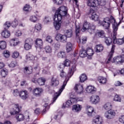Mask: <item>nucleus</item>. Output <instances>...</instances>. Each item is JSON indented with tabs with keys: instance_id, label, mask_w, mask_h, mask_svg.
<instances>
[{
	"instance_id": "nucleus-1",
	"label": "nucleus",
	"mask_w": 124,
	"mask_h": 124,
	"mask_svg": "<svg viewBox=\"0 0 124 124\" xmlns=\"http://www.w3.org/2000/svg\"><path fill=\"white\" fill-rule=\"evenodd\" d=\"M67 8L65 6L60 7L56 12L54 16L53 25L56 31H59L62 27V17L66 16Z\"/></svg>"
},
{
	"instance_id": "nucleus-2",
	"label": "nucleus",
	"mask_w": 124,
	"mask_h": 124,
	"mask_svg": "<svg viewBox=\"0 0 124 124\" xmlns=\"http://www.w3.org/2000/svg\"><path fill=\"white\" fill-rule=\"evenodd\" d=\"M76 71V64H74L72 67H71L69 73L68 74V78H66L65 80L63 82V85H62L61 88L59 90V92L56 93L54 94V97L53 98V102L52 104L54 103V102H55L56 100H57V98L61 95V93H62V91L64 90V88H65V86H66V84H67V82H68V80H69V78L71 77L73 75V74L74 73V71Z\"/></svg>"
},
{
	"instance_id": "nucleus-3",
	"label": "nucleus",
	"mask_w": 124,
	"mask_h": 124,
	"mask_svg": "<svg viewBox=\"0 0 124 124\" xmlns=\"http://www.w3.org/2000/svg\"><path fill=\"white\" fill-rule=\"evenodd\" d=\"M110 19L114 23V24H112L113 42L114 43H117V44H119V45H122V44L124 43L123 39H116V36H117V31H118V24L116 23V20L115 18H114V17L111 16Z\"/></svg>"
},
{
	"instance_id": "nucleus-4",
	"label": "nucleus",
	"mask_w": 124,
	"mask_h": 124,
	"mask_svg": "<svg viewBox=\"0 0 124 124\" xmlns=\"http://www.w3.org/2000/svg\"><path fill=\"white\" fill-rule=\"evenodd\" d=\"M116 116V111L113 109H109L104 113V117L107 120H112Z\"/></svg>"
},
{
	"instance_id": "nucleus-5",
	"label": "nucleus",
	"mask_w": 124,
	"mask_h": 124,
	"mask_svg": "<svg viewBox=\"0 0 124 124\" xmlns=\"http://www.w3.org/2000/svg\"><path fill=\"white\" fill-rule=\"evenodd\" d=\"M111 62L115 63V64H123L124 62V55L114 57Z\"/></svg>"
},
{
	"instance_id": "nucleus-6",
	"label": "nucleus",
	"mask_w": 124,
	"mask_h": 124,
	"mask_svg": "<svg viewBox=\"0 0 124 124\" xmlns=\"http://www.w3.org/2000/svg\"><path fill=\"white\" fill-rule=\"evenodd\" d=\"M102 27L106 30H108L110 28V18L109 17H106L101 23Z\"/></svg>"
},
{
	"instance_id": "nucleus-7",
	"label": "nucleus",
	"mask_w": 124,
	"mask_h": 124,
	"mask_svg": "<svg viewBox=\"0 0 124 124\" xmlns=\"http://www.w3.org/2000/svg\"><path fill=\"white\" fill-rule=\"evenodd\" d=\"M55 39L57 41H61V42H65L67 40V36L65 35H62V34H57Z\"/></svg>"
},
{
	"instance_id": "nucleus-8",
	"label": "nucleus",
	"mask_w": 124,
	"mask_h": 124,
	"mask_svg": "<svg viewBox=\"0 0 124 124\" xmlns=\"http://www.w3.org/2000/svg\"><path fill=\"white\" fill-rule=\"evenodd\" d=\"M115 48H116V45H113L111 47V51L108 54V59L106 61L107 63H110L111 59H112V57H113V55H114V53L115 52Z\"/></svg>"
},
{
	"instance_id": "nucleus-9",
	"label": "nucleus",
	"mask_w": 124,
	"mask_h": 124,
	"mask_svg": "<svg viewBox=\"0 0 124 124\" xmlns=\"http://www.w3.org/2000/svg\"><path fill=\"white\" fill-rule=\"evenodd\" d=\"M100 101L99 96L93 95L90 97V101L93 104H97Z\"/></svg>"
},
{
	"instance_id": "nucleus-10",
	"label": "nucleus",
	"mask_w": 124,
	"mask_h": 124,
	"mask_svg": "<svg viewBox=\"0 0 124 124\" xmlns=\"http://www.w3.org/2000/svg\"><path fill=\"white\" fill-rule=\"evenodd\" d=\"M13 110H11L10 112L11 115H15L18 114L19 112H21V109L19 107V104H15Z\"/></svg>"
},
{
	"instance_id": "nucleus-11",
	"label": "nucleus",
	"mask_w": 124,
	"mask_h": 124,
	"mask_svg": "<svg viewBox=\"0 0 124 124\" xmlns=\"http://www.w3.org/2000/svg\"><path fill=\"white\" fill-rule=\"evenodd\" d=\"M32 93L34 95L36 96H40L41 95V93H43V89L41 88H36L33 89Z\"/></svg>"
},
{
	"instance_id": "nucleus-12",
	"label": "nucleus",
	"mask_w": 124,
	"mask_h": 124,
	"mask_svg": "<svg viewBox=\"0 0 124 124\" xmlns=\"http://www.w3.org/2000/svg\"><path fill=\"white\" fill-rule=\"evenodd\" d=\"M19 96L21 99L26 100V99L29 97V93L26 90L21 91L19 94Z\"/></svg>"
},
{
	"instance_id": "nucleus-13",
	"label": "nucleus",
	"mask_w": 124,
	"mask_h": 124,
	"mask_svg": "<svg viewBox=\"0 0 124 124\" xmlns=\"http://www.w3.org/2000/svg\"><path fill=\"white\" fill-rule=\"evenodd\" d=\"M36 44L35 47H37V49H42L43 48V42L41 39H37L35 41Z\"/></svg>"
},
{
	"instance_id": "nucleus-14",
	"label": "nucleus",
	"mask_w": 124,
	"mask_h": 124,
	"mask_svg": "<svg viewBox=\"0 0 124 124\" xmlns=\"http://www.w3.org/2000/svg\"><path fill=\"white\" fill-rule=\"evenodd\" d=\"M102 123V117L97 115L93 120V124H101Z\"/></svg>"
},
{
	"instance_id": "nucleus-15",
	"label": "nucleus",
	"mask_w": 124,
	"mask_h": 124,
	"mask_svg": "<svg viewBox=\"0 0 124 124\" xmlns=\"http://www.w3.org/2000/svg\"><path fill=\"white\" fill-rule=\"evenodd\" d=\"M90 14L91 15V19L94 20V21H98V15H96V13L94 12V10L91 9L90 11Z\"/></svg>"
},
{
	"instance_id": "nucleus-16",
	"label": "nucleus",
	"mask_w": 124,
	"mask_h": 124,
	"mask_svg": "<svg viewBox=\"0 0 124 124\" xmlns=\"http://www.w3.org/2000/svg\"><path fill=\"white\" fill-rule=\"evenodd\" d=\"M72 110L73 112L78 113L82 110V106L79 104L74 105L72 107Z\"/></svg>"
},
{
	"instance_id": "nucleus-17",
	"label": "nucleus",
	"mask_w": 124,
	"mask_h": 124,
	"mask_svg": "<svg viewBox=\"0 0 124 124\" xmlns=\"http://www.w3.org/2000/svg\"><path fill=\"white\" fill-rule=\"evenodd\" d=\"M75 90L77 93L81 94L83 93V86L80 84H76L75 86Z\"/></svg>"
},
{
	"instance_id": "nucleus-18",
	"label": "nucleus",
	"mask_w": 124,
	"mask_h": 124,
	"mask_svg": "<svg viewBox=\"0 0 124 124\" xmlns=\"http://www.w3.org/2000/svg\"><path fill=\"white\" fill-rule=\"evenodd\" d=\"M86 91L89 93L93 94L96 92V88L94 86H89L87 87Z\"/></svg>"
},
{
	"instance_id": "nucleus-19",
	"label": "nucleus",
	"mask_w": 124,
	"mask_h": 124,
	"mask_svg": "<svg viewBox=\"0 0 124 124\" xmlns=\"http://www.w3.org/2000/svg\"><path fill=\"white\" fill-rule=\"evenodd\" d=\"M86 110L87 111V115L88 116H89V117L92 116V115H93V112H94L93 108L92 107H91L90 106H88L87 107Z\"/></svg>"
},
{
	"instance_id": "nucleus-20",
	"label": "nucleus",
	"mask_w": 124,
	"mask_h": 124,
	"mask_svg": "<svg viewBox=\"0 0 124 124\" xmlns=\"http://www.w3.org/2000/svg\"><path fill=\"white\" fill-rule=\"evenodd\" d=\"M94 49L96 53H100L103 51L104 47L102 45H98L95 46Z\"/></svg>"
},
{
	"instance_id": "nucleus-21",
	"label": "nucleus",
	"mask_w": 124,
	"mask_h": 124,
	"mask_svg": "<svg viewBox=\"0 0 124 124\" xmlns=\"http://www.w3.org/2000/svg\"><path fill=\"white\" fill-rule=\"evenodd\" d=\"M91 27V24L88 22H85L82 29H81L82 31H86L87 30H89Z\"/></svg>"
},
{
	"instance_id": "nucleus-22",
	"label": "nucleus",
	"mask_w": 124,
	"mask_h": 124,
	"mask_svg": "<svg viewBox=\"0 0 124 124\" xmlns=\"http://www.w3.org/2000/svg\"><path fill=\"white\" fill-rule=\"evenodd\" d=\"M70 65V61L68 59H66L64 62V64H61L60 65V68H62V69H63L64 68L65 66H69Z\"/></svg>"
},
{
	"instance_id": "nucleus-23",
	"label": "nucleus",
	"mask_w": 124,
	"mask_h": 124,
	"mask_svg": "<svg viewBox=\"0 0 124 124\" xmlns=\"http://www.w3.org/2000/svg\"><path fill=\"white\" fill-rule=\"evenodd\" d=\"M45 82H46V79L44 78H40L37 80V83L39 86H44Z\"/></svg>"
},
{
	"instance_id": "nucleus-24",
	"label": "nucleus",
	"mask_w": 124,
	"mask_h": 124,
	"mask_svg": "<svg viewBox=\"0 0 124 124\" xmlns=\"http://www.w3.org/2000/svg\"><path fill=\"white\" fill-rule=\"evenodd\" d=\"M96 3V0H88L87 5L90 7H95V4Z\"/></svg>"
},
{
	"instance_id": "nucleus-25",
	"label": "nucleus",
	"mask_w": 124,
	"mask_h": 124,
	"mask_svg": "<svg viewBox=\"0 0 124 124\" xmlns=\"http://www.w3.org/2000/svg\"><path fill=\"white\" fill-rule=\"evenodd\" d=\"M73 46H72V44L70 42H68L66 45V50L67 53H69L72 51V48Z\"/></svg>"
},
{
	"instance_id": "nucleus-26",
	"label": "nucleus",
	"mask_w": 124,
	"mask_h": 124,
	"mask_svg": "<svg viewBox=\"0 0 124 124\" xmlns=\"http://www.w3.org/2000/svg\"><path fill=\"white\" fill-rule=\"evenodd\" d=\"M73 100H74V99H71L70 100L67 101L65 104V106H64V104L63 105V107H64H64L68 108L71 106V105H72L74 103V102H73Z\"/></svg>"
},
{
	"instance_id": "nucleus-27",
	"label": "nucleus",
	"mask_w": 124,
	"mask_h": 124,
	"mask_svg": "<svg viewBox=\"0 0 124 124\" xmlns=\"http://www.w3.org/2000/svg\"><path fill=\"white\" fill-rule=\"evenodd\" d=\"M10 43L11 44V46H16L18 45L20 42L18 40V39H13L10 40Z\"/></svg>"
},
{
	"instance_id": "nucleus-28",
	"label": "nucleus",
	"mask_w": 124,
	"mask_h": 124,
	"mask_svg": "<svg viewBox=\"0 0 124 124\" xmlns=\"http://www.w3.org/2000/svg\"><path fill=\"white\" fill-rule=\"evenodd\" d=\"M77 39H78V42H79L81 44H85V43L87 42V37L83 36L81 39H80L79 37H78Z\"/></svg>"
},
{
	"instance_id": "nucleus-29",
	"label": "nucleus",
	"mask_w": 124,
	"mask_h": 124,
	"mask_svg": "<svg viewBox=\"0 0 124 124\" xmlns=\"http://www.w3.org/2000/svg\"><path fill=\"white\" fill-rule=\"evenodd\" d=\"M95 35L97 37L103 38L105 37V32L102 30L99 31L95 33Z\"/></svg>"
},
{
	"instance_id": "nucleus-30",
	"label": "nucleus",
	"mask_w": 124,
	"mask_h": 124,
	"mask_svg": "<svg viewBox=\"0 0 124 124\" xmlns=\"http://www.w3.org/2000/svg\"><path fill=\"white\" fill-rule=\"evenodd\" d=\"M106 4V1L105 0H96L95 7H96V5H101V6H104Z\"/></svg>"
},
{
	"instance_id": "nucleus-31",
	"label": "nucleus",
	"mask_w": 124,
	"mask_h": 124,
	"mask_svg": "<svg viewBox=\"0 0 124 124\" xmlns=\"http://www.w3.org/2000/svg\"><path fill=\"white\" fill-rule=\"evenodd\" d=\"M1 35L4 38H8V37L10 36V32L8 30H5L2 32Z\"/></svg>"
},
{
	"instance_id": "nucleus-32",
	"label": "nucleus",
	"mask_w": 124,
	"mask_h": 124,
	"mask_svg": "<svg viewBox=\"0 0 124 124\" xmlns=\"http://www.w3.org/2000/svg\"><path fill=\"white\" fill-rule=\"evenodd\" d=\"M16 119L18 122H22V121L25 120V116L23 114H17Z\"/></svg>"
},
{
	"instance_id": "nucleus-33",
	"label": "nucleus",
	"mask_w": 124,
	"mask_h": 124,
	"mask_svg": "<svg viewBox=\"0 0 124 124\" xmlns=\"http://www.w3.org/2000/svg\"><path fill=\"white\" fill-rule=\"evenodd\" d=\"M105 43L108 46H110L112 42H113V39L110 37L105 38Z\"/></svg>"
},
{
	"instance_id": "nucleus-34",
	"label": "nucleus",
	"mask_w": 124,
	"mask_h": 124,
	"mask_svg": "<svg viewBox=\"0 0 124 124\" xmlns=\"http://www.w3.org/2000/svg\"><path fill=\"white\" fill-rule=\"evenodd\" d=\"M73 34V32H72V30L71 29L66 30L65 31V35L67 36V37H71Z\"/></svg>"
},
{
	"instance_id": "nucleus-35",
	"label": "nucleus",
	"mask_w": 124,
	"mask_h": 124,
	"mask_svg": "<svg viewBox=\"0 0 124 124\" xmlns=\"http://www.w3.org/2000/svg\"><path fill=\"white\" fill-rule=\"evenodd\" d=\"M24 72L25 74H31L32 72V68L25 67L24 69Z\"/></svg>"
},
{
	"instance_id": "nucleus-36",
	"label": "nucleus",
	"mask_w": 124,
	"mask_h": 124,
	"mask_svg": "<svg viewBox=\"0 0 124 124\" xmlns=\"http://www.w3.org/2000/svg\"><path fill=\"white\" fill-rule=\"evenodd\" d=\"M98 81L100 83V84H106L107 80L106 79V78L102 77H99L98 78Z\"/></svg>"
},
{
	"instance_id": "nucleus-37",
	"label": "nucleus",
	"mask_w": 124,
	"mask_h": 124,
	"mask_svg": "<svg viewBox=\"0 0 124 124\" xmlns=\"http://www.w3.org/2000/svg\"><path fill=\"white\" fill-rule=\"evenodd\" d=\"M59 80H58L56 79H52L50 86H51V87H57V86H58V85H59Z\"/></svg>"
},
{
	"instance_id": "nucleus-38",
	"label": "nucleus",
	"mask_w": 124,
	"mask_h": 124,
	"mask_svg": "<svg viewBox=\"0 0 124 124\" xmlns=\"http://www.w3.org/2000/svg\"><path fill=\"white\" fill-rule=\"evenodd\" d=\"M87 56H88L89 57H92L93 55V49L91 48H88L86 50V52Z\"/></svg>"
},
{
	"instance_id": "nucleus-39",
	"label": "nucleus",
	"mask_w": 124,
	"mask_h": 124,
	"mask_svg": "<svg viewBox=\"0 0 124 124\" xmlns=\"http://www.w3.org/2000/svg\"><path fill=\"white\" fill-rule=\"evenodd\" d=\"M112 107V104L110 103H106L104 104L103 108L105 110H109V109H111Z\"/></svg>"
},
{
	"instance_id": "nucleus-40",
	"label": "nucleus",
	"mask_w": 124,
	"mask_h": 124,
	"mask_svg": "<svg viewBox=\"0 0 124 124\" xmlns=\"http://www.w3.org/2000/svg\"><path fill=\"white\" fill-rule=\"evenodd\" d=\"M2 77H6L8 74V70L6 69H3L0 72Z\"/></svg>"
},
{
	"instance_id": "nucleus-41",
	"label": "nucleus",
	"mask_w": 124,
	"mask_h": 124,
	"mask_svg": "<svg viewBox=\"0 0 124 124\" xmlns=\"http://www.w3.org/2000/svg\"><path fill=\"white\" fill-rule=\"evenodd\" d=\"M6 48V42L4 41L0 42V49L3 50Z\"/></svg>"
},
{
	"instance_id": "nucleus-42",
	"label": "nucleus",
	"mask_w": 124,
	"mask_h": 124,
	"mask_svg": "<svg viewBox=\"0 0 124 124\" xmlns=\"http://www.w3.org/2000/svg\"><path fill=\"white\" fill-rule=\"evenodd\" d=\"M81 83H83L86 80H87V76L85 74H83L79 78Z\"/></svg>"
},
{
	"instance_id": "nucleus-43",
	"label": "nucleus",
	"mask_w": 124,
	"mask_h": 124,
	"mask_svg": "<svg viewBox=\"0 0 124 124\" xmlns=\"http://www.w3.org/2000/svg\"><path fill=\"white\" fill-rule=\"evenodd\" d=\"M79 56L81 58H85V57H87V53H86V50L82 48L81 51L79 52Z\"/></svg>"
},
{
	"instance_id": "nucleus-44",
	"label": "nucleus",
	"mask_w": 124,
	"mask_h": 124,
	"mask_svg": "<svg viewBox=\"0 0 124 124\" xmlns=\"http://www.w3.org/2000/svg\"><path fill=\"white\" fill-rule=\"evenodd\" d=\"M57 56L58 58H60L61 59H63L65 57V52L63 51H61L58 53Z\"/></svg>"
},
{
	"instance_id": "nucleus-45",
	"label": "nucleus",
	"mask_w": 124,
	"mask_h": 124,
	"mask_svg": "<svg viewBox=\"0 0 124 124\" xmlns=\"http://www.w3.org/2000/svg\"><path fill=\"white\" fill-rule=\"evenodd\" d=\"M35 58L31 54L26 55V59L29 60V61H34Z\"/></svg>"
},
{
	"instance_id": "nucleus-46",
	"label": "nucleus",
	"mask_w": 124,
	"mask_h": 124,
	"mask_svg": "<svg viewBox=\"0 0 124 124\" xmlns=\"http://www.w3.org/2000/svg\"><path fill=\"white\" fill-rule=\"evenodd\" d=\"M45 50L46 53H52V48H51L50 46H46L45 47Z\"/></svg>"
},
{
	"instance_id": "nucleus-47",
	"label": "nucleus",
	"mask_w": 124,
	"mask_h": 124,
	"mask_svg": "<svg viewBox=\"0 0 124 124\" xmlns=\"http://www.w3.org/2000/svg\"><path fill=\"white\" fill-rule=\"evenodd\" d=\"M114 101L121 102L122 101V98L120 97V95L116 94L114 97Z\"/></svg>"
},
{
	"instance_id": "nucleus-48",
	"label": "nucleus",
	"mask_w": 124,
	"mask_h": 124,
	"mask_svg": "<svg viewBox=\"0 0 124 124\" xmlns=\"http://www.w3.org/2000/svg\"><path fill=\"white\" fill-rule=\"evenodd\" d=\"M30 21L33 23H36V21H37V17L34 16H32L30 18Z\"/></svg>"
},
{
	"instance_id": "nucleus-49",
	"label": "nucleus",
	"mask_w": 124,
	"mask_h": 124,
	"mask_svg": "<svg viewBox=\"0 0 124 124\" xmlns=\"http://www.w3.org/2000/svg\"><path fill=\"white\" fill-rule=\"evenodd\" d=\"M94 31H95V26H92L89 28L88 29V31L90 32V33H93L94 32Z\"/></svg>"
},
{
	"instance_id": "nucleus-50",
	"label": "nucleus",
	"mask_w": 124,
	"mask_h": 124,
	"mask_svg": "<svg viewBox=\"0 0 124 124\" xmlns=\"http://www.w3.org/2000/svg\"><path fill=\"white\" fill-rule=\"evenodd\" d=\"M3 55L5 57V58H9L10 57V52L8 50H4L3 51Z\"/></svg>"
},
{
	"instance_id": "nucleus-51",
	"label": "nucleus",
	"mask_w": 124,
	"mask_h": 124,
	"mask_svg": "<svg viewBox=\"0 0 124 124\" xmlns=\"http://www.w3.org/2000/svg\"><path fill=\"white\" fill-rule=\"evenodd\" d=\"M11 26V23L10 22L7 21L6 23L4 24V29L5 30H7V29L10 28V26Z\"/></svg>"
},
{
	"instance_id": "nucleus-52",
	"label": "nucleus",
	"mask_w": 124,
	"mask_h": 124,
	"mask_svg": "<svg viewBox=\"0 0 124 124\" xmlns=\"http://www.w3.org/2000/svg\"><path fill=\"white\" fill-rule=\"evenodd\" d=\"M41 24L38 23L35 26V29L37 31H41Z\"/></svg>"
},
{
	"instance_id": "nucleus-53",
	"label": "nucleus",
	"mask_w": 124,
	"mask_h": 124,
	"mask_svg": "<svg viewBox=\"0 0 124 124\" xmlns=\"http://www.w3.org/2000/svg\"><path fill=\"white\" fill-rule=\"evenodd\" d=\"M62 118V113L59 112L57 115H55L54 119L56 121H59Z\"/></svg>"
},
{
	"instance_id": "nucleus-54",
	"label": "nucleus",
	"mask_w": 124,
	"mask_h": 124,
	"mask_svg": "<svg viewBox=\"0 0 124 124\" xmlns=\"http://www.w3.org/2000/svg\"><path fill=\"white\" fill-rule=\"evenodd\" d=\"M13 28H16L18 26V20L15 19L11 24Z\"/></svg>"
},
{
	"instance_id": "nucleus-55",
	"label": "nucleus",
	"mask_w": 124,
	"mask_h": 124,
	"mask_svg": "<svg viewBox=\"0 0 124 124\" xmlns=\"http://www.w3.org/2000/svg\"><path fill=\"white\" fill-rule=\"evenodd\" d=\"M32 43H33V41H32V39L31 38L26 39L25 41V44H30V45H32Z\"/></svg>"
},
{
	"instance_id": "nucleus-56",
	"label": "nucleus",
	"mask_w": 124,
	"mask_h": 124,
	"mask_svg": "<svg viewBox=\"0 0 124 124\" xmlns=\"http://www.w3.org/2000/svg\"><path fill=\"white\" fill-rule=\"evenodd\" d=\"M19 54L17 51H15L13 53L12 57L14 59H17V58H18V57H19Z\"/></svg>"
},
{
	"instance_id": "nucleus-57",
	"label": "nucleus",
	"mask_w": 124,
	"mask_h": 124,
	"mask_svg": "<svg viewBox=\"0 0 124 124\" xmlns=\"http://www.w3.org/2000/svg\"><path fill=\"white\" fill-rule=\"evenodd\" d=\"M24 49H25V50H30V49H31V45L25 44Z\"/></svg>"
},
{
	"instance_id": "nucleus-58",
	"label": "nucleus",
	"mask_w": 124,
	"mask_h": 124,
	"mask_svg": "<svg viewBox=\"0 0 124 124\" xmlns=\"http://www.w3.org/2000/svg\"><path fill=\"white\" fill-rule=\"evenodd\" d=\"M46 41L49 42V43H52V42H53V39H52V37L50 36H47Z\"/></svg>"
},
{
	"instance_id": "nucleus-59",
	"label": "nucleus",
	"mask_w": 124,
	"mask_h": 124,
	"mask_svg": "<svg viewBox=\"0 0 124 124\" xmlns=\"http://www.w3.org/2000/svg\"><path fill=\"white\" fill-rule=\"evenodd\" d=\"M16 35L17 37H19V36H21V35H22V31H21L20 30H17L16 32Z\"/></svg>"
},
{
	"instance_id": "nucleus-60",
	"label": "nucleus",
	"mask_w": 124,
	"mask_h": 124,
	"mask_svg": "<svg viewBox=\"0 0 124 124\" xmlns=\"http://www.w3.org/2000/svg\"><path fill=\"white\" fill-rule=\"evenodd\" d=\"M13 94L15 96H18V95H20V93L18 90H15L14 91Z\"/></svg>"
},
{
	"instance_id": "nucleus-61",
	"label": "nucleus",
	"mask_w": 124,
	"mask_h": 124,
	"mask_svg": "<svg viewBox=\"0 0 124 124\" xmlns=\"http://www.w3.org/2000/svg\"><path fill=\"white\" fill-rule=\"evenodd\" d=\"M53 2L56 4H61L62 3V0H53Z\"/></svg>"
},
{
	"instance_id": "nucleus-62",
	"label": "nucleus",
	"mask_w": 124,
	"mask_h": 124,
	"mask_svg": "<svg viewBox=\"0 0 124 124\" xmlns=\"http://www.w3.org/2000/svg\"><path fill=\"white\" fill-rule=\"evenodd\" d=\"M80 31V29L77 27L76 28V37L78 38L79 37V32Z\"/></svg>"
},
{
	"instance_id": "nucleus-63",
	"label": "nucleus",
	"mask_w": 124,
	"mask_h": 124,
	"mask_svg": "<svg viewBox=\"0 0 124 124\" xmlns=\"http://www.w3.org/2000/svg\"><path fill=\"white\" fill-rule=\"evenodd\" d=\"M17 63L16 62H12L10 64V67H15Z\"/></svg>"
},
{
	"instance_id": "nucleus-64",
	"label": "nucleus",
	"mask_w": 124,
	"mask_h": 124,
	"mask_svg": "<svg viewBox=\"0 0 124 124\" xmlns=\"http://www.w3.org/2000/svg\"><path fill=\"white\" fill-rule=\"evenodd\" d=\"M119 120L120 123L124 124V115H123L121 117H120Z\"/></svg>"
}]
</instances>
